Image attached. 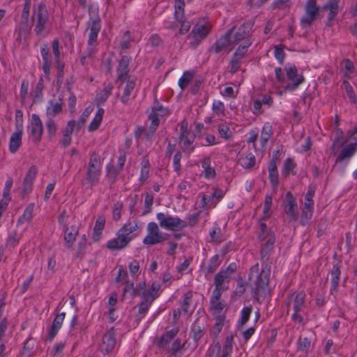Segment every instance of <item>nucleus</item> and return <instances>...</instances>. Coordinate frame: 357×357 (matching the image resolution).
Segmentation results:
<instances>
[{
    "label": "nucleus",
    "mask_w": 357,
    "mask_h": 357,
    "mask_svg": "<svg viewBox=\"0 0 357 357\" xmlns=\"http://www.w3.org/2000/svg\"><path fill=\"white\" fill-rule=\"evenodd\" d=\"M211 23L205 19H199L188 36L190 46L195 49L208 36L211 31Z\"/></svg>",
    "instance_id": "obj_1"
},
{
    "label": "nucleus",
    "mask_w": 357,
    "mask_h": 357,
    "mask_svg": "<svg viewBox=\"0 0 357 357\" xmlns=\"http://www.w3.org/2000/svg\"><path fill=\"white\" fill-rule=\"evenodd\" d=\"M259 264H256L252 266L250 268L249 274V282L251 285L252 280L255 279V287H252L255 294H259L261 291H265L268 285L270 270L263 268L259 275Z\"/></svg>",
    "instance_id": "obj_2"
},
{
    "label": "nucleus",
    "mask_w": 357,
    "mask_h": 357,
    "mask_svg": "<svg viewBox=\"0 0 357 357\" xmlns=\"http://www.w3.org/2000/svg\"><path fill=\"white\" fill-rule=\"evenodd\" d=\"M33 19L36 34L40 36L45 33L50 22V19L47 9L44 3H39L37 8L33 10Z\"/></svg>",
    "instance_id": "obj_3"
},
{
    "label": "nucleus",
    "mask_w": 357,
    "mask_h": 357,
    "mask_svg": "<svg viewBox=\"0 0 357 357\" xmlns=\"http://www.w3.org/2000/svg\"><path fill=\"white\" fill-rule=\"evenodd\" d=\"M156 219L160 227L172 231H178L186 227L187 222L178 216H172L168 213H158Z\"/></svg>",
    "instance_id": "obj_4"
},
{
    "label": "nucleus",
    "mask_w": 357,
    "mask_h": 357,
    "mask_svg": "<svg viewBox=\"0 0 357 357\" xmlns=\"http://www.w3.org/2000/svg\"><path fill=\"white\" fill-rule=\"evenodd\" d=\"M305 294L303 291L294 292L287 298V308L292 307L294 313L291 315L292 320L295 322L301 323L302 316L299 314L305 307Z\"/></svg>",
    "instance_id": "obj_5"
},
{
    "label": "nucleus",
    "mask_w": 357,
    "mask_h": 357,
    "mask_svg": "<svg viewBox=\"0 0 357 357\" xmlns=\"http://www.w3.org/2000/svg\"><path fill=\"white\" fill-rule=\"evenodd\" d=\"M146 231L147 234L142 241L143 243L146 245L159 244L167 240L168 236V234L160 231L159 225L155 222L148 223Z\"/></svg>",
    "instance_id": "obj_6"
},
{
    "label": "nucleus",
    "mask_w": 357,
    "mask_h": 357,
    "mask_svg": "<svg viewBox=\"0 0 357 357\" xmlns=\"http://www.w3.org/2000/svg\"><path fill=\"white\" fill-rule=\"evenodd\" d=\"M101 173V162L100 156L93 153L90 156L87 170L86 181L91 187L98 183Z\"/></svg>",
    "instance_id": "obj_7"
},
{
    "label": "nucleus",
    "mask_w": 357,
    "mask_h": 357,
    "mask_svg": "<svg viewBox=\"0 0 357 357\" xmlns=\"http://www.w3.org/2000/svg\"><path fill=\"white\" fill-rule=\"evenodd\" d=\"M285 71L289 83L284 85L283 91H278V94L280 96H282L286 91H295L305 80L303 76L301 74L298 73V70L295 66H287L285 67Z\"/></svg>",
    "instance_id": "obj_8"
},
{
    "label": "nucleus",
    "mask_w": 357,
    "mask_h": 357,
    "mask_svg": "<svg viewBox=\"0 0 357 357\" xmlns=\"http://www.w3.org/2000/svg\"><path fill=\"white\" fill-rule=\"evenodd\" d=\"M260 230L259 238L261 242H264L262 244L261 256L262 258H264L270 254L273 248L275 235L268 229L265 223H260Z\"/></svg>",
    "instance_id": "obj_9"
},
{
    "label": "nucleus",
    "mask_w": 357,
    "mask_h": 357,
    "mask_svg": "<svg viewBox=\"0 0 357 357\" xmlns=\"http://www.w3.org/2000/svg\"><path fill=\"white\" fill-rule=\"evenodd\" d=\"M27 130L33 143L38 144L40 142L43 133V127L42 121L38 114H33L31 115Z\"/></svg>",
    "instance_id": "obj_10"
},
{
    "label": "nucleus",
    "mask_w": 357,
    "mask_h": 357,
    "mask_svg": "<svg viewBox=\"0 0 357 357\" xmlns=\"http://www.w3.org/2000/svg\"><path fill=\"white\" fill-rule=\"evenodd\" d=\"M319 8L314 0H307L305 7V14L301 20L303 26H310L319 14Z\"/></svg>",
    "instance_id": "obj_11"
},
{
    "label": "nucleus",
    "mask_w": 357,
    "mask_h": 357,
    "mask_svg": "<svg viewBox=\"0 0 357 357\" xmlns=\"http://www.w3.org/2000/svg\"><path fill=\"white\" fill-rule=\"evenodd\" d=\"M142 222L137 220H129L119 230L130 242L138 236Z\"/></svg>",
    "instance_id": "obj_12"
},
{
    "label": "nucleus",
    "mask_w": 357,
    "mask_h": 357,
    "mask_svg": "<svg viewBox=\"0 0 357 357\" xmlns=\"http://www.w3.org/2000/svg\"><path fill=\"white\" fill-rule=\"evenodd\" d=\"M315 193L314 187L310 186L309 189L305 195L304 208L301 215V222L305 225L312 216L314 209V202L313 197Z\"/></svg>",
    "instance_id": "obj_13"
},
{
    "label": "nucleus",
    "mask_w": 357,
    "mask_h": 357,
    "mask_svg": "<svg viewBox=\"0 0 357 357\" xmlns=\"http://www.w3.org/2000/svg\"><path fill=\"white\" fill-rule=\"evenodd\" d=\"M116 345V337L114 328L108 330L102 337L99 343V349L102 354L112 351Z\"/></svg>",
    "instance_id": "obj_14"
},
{
    "label": "nucleus",
    "mask_w": 357,
    "mask_h": 357,
    "mask_svg": "<svg viewBox=\"0 0 357 357\" xmlns=\"http://www.w3.org/2000/svg\"><path fill=\"white\" fill-rule=\"evenodd\" d=\"M285 213L293 221L297 220L298 218V206L296 199L290 192H287L283 203Z\"/></svg>",
    "instance_id": "obj_15"
},
{
    "label": "nucleus",
    "mask_w": 357,
    "mask_h": 357,
    "mask_svg": "<svg viewBox=\"0 0 357 357\" xmlns=\"http://www.w3.org/2000/svg\"><path fill=\"white\" fill-rule=\"evenodd\" d=\"M167 114V110L165 108H163L162 106L152 109L149 116V119L151 121V124L150 126V133L146 135V139H149L155 132L160 122V117L164 116Z\"/></svg>",
    "instance_id": "obj_16"
},
{
    "label": "nucleus",
    "mask_w": 357,
    "mask_h": 357,
    "mask_svg": "<svg viewBox=\"0 0 357 357\" xmlns=\"http://www.w3.org/2000/svg\"><path fill=\"white\" fill-rule=\"evenodd\" d=\"M135 87V79L128 77L126 86L123 88L122 94L120 96L121 101L124 105L128 104L135 97L134 91Z\"/></svg>",
    "instance_id": "obj_17"
},
{
    "label": "nucleus",
    "mask_w": 357,
    "mask_h": 357,
    "mask_svg": "<svg viewBox=\"0 0 357 357\" xmlns=\"http://www.w3.org/2000/svg\"><path fill=\"white\" fill-rule=\"evenodd\" d=\"M129 243L130 241L118 231L116 237L108 241L106 246L110 250H120L125 248Z\"/></svg>",
    "instance_id": "obj_18"
},
{
    "label": "nucleus",
    "mask_w": 357,
    "mask_h": 357,
    "mask_svg": "<svg viewBox=\"0 0 357 357\" xmlns=\"http://www.w3.org/2000/svg\"><path fill=\"white\" fill-rule=\"evenodd\" d=\"M130 61V58H129L127 56H121L118 68L116 71V75H117V82H124L127 80L128 78V74L129 72V63Z\"/></svg>",
    "instance_id": "obj_19"
},
{
    "label": "nucleus",
    "mask_w": 357,
    "mask_h": 357,
    "mask_svg": "<svg viewBox=\"0 0 357 357\" xmlns=\"http://www.w3.org/2000/svg\"><path fill=\"white\" fill-rule=\"evenodd\" d=\"M31 4V0H25L24 8L21 14L20 26L22 29V31L24 33L29 32L31 26L29 23Z\"/></svg>",
    "instance_id": "obj_20"
},
{
    "label": "nucleus",
    "mask_w": 357,
    "mask_h": 357,
    "mask_svg": "<svg viewBox=\"0 0 357 357\" xmlns=\"http://www.w3.org/2000/svg\"><path fill=\"white\" fill-rule=\"evenodd\" d=\"M186 343L185 340H182L180 338H176L173 340L167 351L173 357H181L183 351L186 350Z\"/></svg>",
    "instance_id": "obj_21"
},
{
    "label": "nucleus",
    "mask_w": 357,
    "mask_h": 357,
    "mask_svg": "<svg viewBox=\"0 0 357 357\" xmlns=\"http://www.w3.org/2000/svg\"><path fill=\"white\" fill-rule=\"evenodd\" d=\"M178 333L177 328H174L165 332L158 340V347L160 349L167 350L169 349L170 342L174 340Z\"/></svg>",
    "instance_id": "obj_22"
},
{
    "label": "nucleus",
    "mask_w": 357,
    "mask_h": 357,
    "mask_svg": "<svg viewBox=\"0 0 357 357\" xmlns=\"http://www.w3.org/2000/svg\"><path fill=\"white\" fill-rule=\"evenodd\" d=\"M233 48L230 40V33H227L224 36H221L213 45L212 49L216 54H218L221 51L229 49V50Z\"/></svg>",
    "instance_id": "obj_23"
},
{
    "label": "nucleus",
    "mask_w": 357,
    "mask_h": 357,
    "mask_svg": "<svg viewBox=\"0 0 357 357\" xmlns=\"http://www.w3.org/2000/svg\"><path fill=\"white\" fill-rule=\"evenodd\" d=\"M202 167L203 169L202 175L206 179H214L216 176V172L215 168L211 165V159L210 157H204L200 161Z\"/></svg>",
    "instance_id": "obj_24"
},
{
    "label": "nucleus",
    "mask_w": 357,
    "mask_h": 357,
    "mask_svg": "<svg viewBox=\"0 0 357 357\" xmlns=\"http://www.w3.org/2000/svg\"><path fill=\"white\" fill-rule=\"evenodd\" d=\"M41 56L43 59L42 69L46 78H49L52 67L51 55L49 52L47 45L40 49Z\"/></svg>",
    "instance_id": "obj_25"
},
{
    "label": "nucleus",
    "mask_w": 357,
    "mask_h": 357,
    "mask_svg": "<svg viewBox=\"0 0 357 357\" xmlns=\"http://www.w3.org/2000/svg\"><path fill=\"white\" fill-rule=\"evenodd\" d=\"M65 245L70 248L73 246L79 232V229L76 225H72L70 227H63Z\"/></svg>",
    "instance_id": "obj_26"
},
{
    "label": "nucleus",
    "mask_w": 357,
    "mask_h": 357,
    "mask_svg": "<svg viewBox=\"0 0 357 357\" xmlns=\"http://www.w3.org/2000/svg\"><path fill=\"white\" fill-rule=\"evenodd\" d=\"M34 209L35 204H29L24 210L22 214L18 218L17 220V225L20 226L26 223H29L34 216Z\"/></svg>",
    "instance_id": "obj_27"
},
{
    "label": "nucleus",
    "mask_w": 357,
    "mask_h": 357,
    "mask_svg": "<svg viewBox=\"0 0 357 357\" xmlns=\"http://www.w3.org/2000/svg\"><path fill=\"white\" fill-rule=\"evenodd\" d=\"M38 169L36 166H31L27 171L23 182V190L29 192L31 190L33 181L36 178Z\"/></svg>",
    "instance_id": "obj_28"
},
{
    "label": "nucleus",
    "mask_w": 357,
    "mask_h": 357,
    "mask_svg": "<svg viewBox=\"0 0 357 357\" xmlns=\"http://www.w3.org/2000/svg\"><path fill=\"white\" fill-rule=\"evenodd\" d=\"M63 101L61 99L58 100H50L46 109V115L47 119H53V117L62 111Z\"/></svg>",
    "instance_id": "obj_29"
},
{
    "label": "nucleus",
    "mask_w": 357,
    "mask_h": 357,
    "mask_svg": "<svg viewBox=\"0 0 357 357\" xmlns=\"http://www.w3.org/2000/svg\"><path fill=\"white\" fill-rule=\"evenodd\" d=\"M92 14H93L94 17H90V19L88 22V29L91 33H99L101 29V24L100 18L96 16V8H94L93 10L91 8H89V15H91Z\"/></svg>",
    "instance_id": "obj_30"
},
{
    "label": "nucleus",
    "mask_w": 357,
    "mask_h": 357,
    "mask_svg": "<svg viewBox=\"0 0 357 357\" xmlns=\"http://www.w3.org/2000/svg\"><path fill=\"white\" fill-rule=\"evenodd\" d=\"M22 129L16 130L14 132L10 138L9 142V151L12 153H15L22 144Z\"/></svg>",
    "instance_id": "obj_31"
},
{
    "label": "nucleus",
    "mask_w": 357,
    "mask_h": 357,
    "mask_svg": "<svg viewBox=\"0 0 357 357\" xmlns=\"http://www.w3.org/2000/svg\"><path fill=\"white\" fill-rule=\"evenodd\" d=\"M253 23L251 21L244 22L234 35L235 43L245 40L250 31L252 29Z\"/></svg>",
    "instance_id": "obj_32"
},
{
    "label": "nucleus",
    "mask_w": 357,
    "mask_h": 357,
    "mask_svg": "<svg viewBox=\"0 0 357 357\" xmlns=\"http://www.w3.org/2000/svg\"><path fill=\"white\" fill-rule=\"evenodd\" d=\"M340 74L347 79L352 78L355 74V67L351 61L349 59H344L340 68Z\"/></svg>",
    "instance_id": "obj_33"
},
{
    "label": "nucleus",
    "mask_w": 357,
    "mask_h": 357,
    "mask_svg": "<svg viewBox=\"0 0 357 357\" xmlns=\"http://www.w3.org/2000/svg\"><path fill=\"white\" fill-rule=\"evenodd\" d=\"M66 314L64 312H61L56 316L54 318L52 325L49 331L50 340L52 341L55 335L59 332L61 328L63 320L65 319Z\"/></svg>",
    "instance_id": "obj_34"
},
{
    "label": "nucleus",
    "mask_w": 357,
    "mask_h": 357,
    "mask_svg": "<svg viewBox=\"0 0 357 357\" xmlns=\"http://www.w3.org/2000/svg\"><path fill=\"white\" fill-rule=\"evenodd\" d=\"M255 156L251 152L241 154L238 158L239 165L244 169H251L255 165Z\"/></svg>",
    "instance_id": "obj_35"
},
{
    "label": "nucleus",
    "mask_w": 357,
    "mask_h": 357,
    "mask_svg": "<svg viewBox=\"0 0 357 357\" xmlns=\"http://www.w3.org/2000/svg\"><path fill=\"white\" fill-rule=\"evenodd\" d=\"M105 225V218L104 216H99L96 220L92 235V238L94 241H98L100 240Z\"/></svg>",
    "instance_id": "obj_36"
},
{
    "label": "nucleus",
    "mask_w": 357,
    "mask_h": 357,
    "mask_svg": "<svg viewBox=\"0 0 357 357\" xmlns=\"http://www.w3.org/2000/svg\"><path fill=\"white\" fill-rule=\"evenodd\" d=\"M104 112H105L104 109L102 108H100L98 109L93 120L91 121V122L90 123V124L88 127V130L89 132L95 131L99 128V126L102 121Z\"/></svg>",
    "instance_id": "obj_37"
},
{
    "label": "nucleus",
    "mask_w": 357,
    "mask_h": 357,
    "mask_svg": "<svg viewBox=\"0 0 357 357\" xmlns=\"http://www.w3.org/2000/svg\"><path fill=\"white\" fill-rule=\"evenodd\" d=\"M340 274L341 272L339 266L337 265H334L331 270V291H337Z\"/></svg>",
    "instance_id": "obj_38"
},
{
    "label": "nucleus",
    "mask_w": 357,
    "mask_h": 357,
    "mask_svg": "<svg viewBox=\"0 0 357 357\" xmlns=\"http://www.w3.org/2000/svg\"><path fill=\"white\" fill-rule=\"evenodd\" d=\"M179 139L183 144V151L191 153L194 150L192 143L195 140V136L192 134L179 135Z\"/></svg>",
    "instance_id": "obj_39"
},
{
    "label": "nucleus",
    "mask_w": 357,
    "mask_h": 357,
    "mask_svg": "<svg viewBox=\"0 0 357 357\" xmlns=\"http://www.w3.org/2000/svg\"><path fill=\"white\" fill-rule=\"evenodd\" d=\"M268 170L271 183L273 185H277L278 183V172L275 160H272L270 161L268 166Z\"/></svg>",
    "instance_id": "obj_40"
},
{
    "label": "nucleus",
    "mask_w": 357,
    "mask_h": 357,
    "mask_svg": "<svg viewBox=\"0 0 357 357\" xmlns=\"http://www.w3.org/2000/svg\"><path fill=\"white\" fill-rule=\"evenodd\" d=\"M340 0H329L324 8L329 10L328 20H333L338 13V3Z\"/></svg>",
    "instance_id": "obj_41"
},
{
    "label": "nucleus",
    "mask_w": 357,
    "mask_h": 357,
    "mask_svg": "<svg viewBox=\"0 0 357 357\" xmlns=\"http://www.w3.org/2000/svg\"><path fill=\"white\" fill-rule=\"evenodd\" d=\"M98 33H89V38L87 41L88 50L87 56H91L96 52V47L97 45V38Z\"/></svg>",
    "instance_id": "obj_42"
},
{
    "label": "nucleus",
    "mask_w": 357,
    "mask_h": 357,
    "mask_svg": "<svg viewBox=\"0 0 357 357\" xmlns=\"http://www.w3.org/2000/svg\"><path fill=\"white\" fill-rule=\"evenodd\" d=\"M114 89L112 84H107L100 93L96 96V101L98 104L103 103L107 100L111 95Z\"/></svg>",
    "instance_id": "obj_43"
},
{
    "label": "nucleus",
    "mask_w": 357,
    "mask_h": 357,
    "mask_svg": "<svg viewBox=\"0 0 357 357\" xmlns=\"http://www.w3.org/2000/svg\"><path fill=\"white\" fill-rule=\"evenodd\" d=\"M357 144H351L344 148L339 154L337 161L343 160L347 158H350L356 151Z\"/></svg>",
    "instance_id": "obj_44"
},
{
    "label": "nucleus",
    "mask_w": 357,
    "mask_h": 357,
    "mask_svg": "<svg viewBox=\"0 0 357 357\" xmlns=\"http://www.w3.org/2000/svg\"><path fill=\"white\" fill-rule=\"evenodd\" d=\"M342 86L344 89V91L349 98V100L352 103H357V96L356 95L353 87L348 82V80L344 79L342 82Z\"/></svg>",
    "instance_id": "obj_45"
},
{
    "label": "nucleus",
    "mask_w": 357,
    "mask_h": 357,
    "mask_svg": "<svg viewBox=\"0 0 357 357\" xmlns=\"http://www.w3.org/2000/svg\"><path fill=\"white\" fill-rule=\"evenodd\" d=\"M154 296H145L144 299L139 306V314L144 315L149 310L152 302L154 301Z\"/></svg>",
    "instance_id": "obj_46"
},
{
    "label": "nucleus",
    "mask_w": 357,
    "mask_h": 357,
    "mask_svg": "<svg viewBox=\"0 0 357 357\" xmlns=\"http://www.w3.org/2000/svg\"><path fill=\"white\" fill-rule=\"evenodd\" d=\"M230 278L227 271L222 270L215 275L214 284L215 286L226 287L224 283L229 282Z\"/></svg>",
    "instance_id": "obj_47"
},
{
    "label": "nucleus",
    "mask_w": 357,
    "mask_h": 357,
    "mask_svg": "<svg viewBox=\"0 0 357 357\" xmlns=\"http://www.w3.org/2000/svg\"><path fill=\"white\" fill-rule=\"evenodd\" d=\"M218 130L220 136L225 139H229L232 137L233 132L227 123H220L218 126Z\"/></svg>",
    "instance_id": "obj_48"
},
{
    "label": "nucleus",
    "mask_w": 357,
    "mask_h": 357,
    "mask_svg": "<svg viewBox=\"0 0 357 357\" xmlns=\"http://www.w3.org/2000/svg\"><path fill=\"white\" fill-rule=\"evenodd\" d=\"M212 111L214 116L219 117L225 116V107L220 100H214L212 105Z\"/></svg>",
    "instance_id": "obj_49"
},
{
    "label": "nucleus",
    "mask_w": 357,
    "mask_h": 357,
    "mask_svg": "<svg viewBox=\"0 0 357 357\" xmlns=\"http://www.w3.org/2000/svg\"><path fill=\"white\" fill-rule=\"evenodd\" d=\"M251 43L252 42L249 39L245 40L236 50L233 56L241 59L245 56L248 48L250 46Z\"/></svg>",
    "instance_id": "obj_50"
},
{
    "label": "nucleus",
    "mask_w": 357,
    "mask_h": 357,
    "mask_svg": "<svg viewBox=\"0 0 357 357\" xmlns=\"http://www.w3.org/2000/svg\"><path fill=\"white\" fill-rule=\"evenodd\" d=\"M224 324L225 317L218 315L217 317L215 318V324L211 331V335L216 337L222 331Z\"/></svg>",
    "instance_id": "obj_51"
},
{
    "label": "nucleus",
    "mask_w": 357,
    "mask_h": 357,
    "mask_svg": "<svg viewBox=\"0 0 357 357\" xmlns=\"http://www.w3.org/2000/svg\"><path fill=\"white\" fill-rule=\"evenodd\" d=\"M204 334V327L202 326H199L195 323L191 328V336L192 339L197 342L199 341L202 337Z\"/></svg>",
    "instance_id": "obj_52"
},
{
    "label": "nucleus",
    "mask_w": 357,
    "mask_h": 357,
    "mask_svg": "<svg viewBox=\"0 0 357 357\" xmlns=\"http://www.w3.org/2000/svg\"><path fill=\"white\" fill-rule=\"evenodd\" d=\"M46 128L47 135L50 139H52L56 135L57 126L54 119H47L46 121Z\"/></svg>",
    "instance_id": "obj_53"
},
{
    "label": "nucleus",
    "mask_w": 357,
    "mask_h": 357,
    "mask_svg": "<svg viewBox=\"0 0 357 357\" xmlns=\"http://www.w3.org/2000/svg\"><path fill=\"white\" fill-rule=\"evenodd\" d=\"M252 307L251 306L244 307L241 312V319L238 322L239 326H244L250 319Z\"/></svg>",
    "instance_id": "obj_54"
},
{
    "label": "nucleus",
    "mask_w": 357,
    "mask_h": 357,
    "mask_svg": "<svg viewBox=\"0 0 357 357\" xmlns=\"http://www.w3.org/2000/svg\"><path fill=\"white\" fill-rule=\"evenodd\" d=\"M180 24L179 33L185 34L190 30L192 23L187 20L184 15H181V19H175Z\"/></svg>",
    "instance_id": "obj_55"
},
{
    "label": "nucleus",
    "mask_w": 357,
    "mask_h": 357,
    "mask_svg": "<svg viewBox=\"0 0 357 357\" xmlns=\"http://www.w3.org/2000/svg\"><path fill=\"white\" fill-rule=\"evenodd\" d=\"M192 298V291H188L185 293L183 298L182 304L181 306V310L183 313L187 314L190 311V306L191 305Z\"/></svg>",
    "instance_id": "obj_56"
},
{
    "label": "nucleus",
    "mask_w": 357,
    "mask_h": 357,
    "mask_svg": "<svg viewBox=\"0 0 357 357\" xmlns=\"http://www.w3.org/2000/svg\"><path fill=\"white\" fill-rule=\"evenodd\" d=\"M272 135V129L271 126L268 124H266L264 126L261 136H260V141L262 146H264L267 142L269 140L270 137Z\"/></svg>",
    "instance_id": "obj_57"
},
{
    "label": "nucleus",
    "mask_w": 357,
    "mask_h": 357,
    "mask_svg": "<svg viewBox=\"0 0 357 357\" xmlns=\"http://www.w3.org/2000/svg\"><path fill=\"white\" fill-rule=\"evenodd\" d=\"M193 77L192 73L190 71H185L178 80V86L181 89H184L186 88Z\"/></svg>",
    "instance_id": "obj_58"
},
{
    "label": "nucleus",
    "mask_w": 357,
    "mask_h": 357,
    "mask_svg": "<svg viewBox=\"0 0 357 357\" xmlns=\"http://www.w3.org/2000/svg\"><path fill=\"white\" fill-rule=\"evenodd\" d=\"M234 344V336L232 335L227 336L225 344L222 348V354H225V356H230V354L233 349Z\"/></svg>",
    "instance_id": "obj_59"
},
{
    "label": "nucleus",
    "mask_w": 357,
    "mask_h": 357,
    "mask_svg": "<svg viewBox=\"0 0 357 357\" xmlns=\"http://www.w3.org/2000/svg\"><path fill=\"white\" fill-rule=\"evenodd\" d=\"M210 305L213 314H220L226 307L225 303L220 300L210 301Z\"/></svg>",
    "instance_id": "obj_60"
},
{
    "label": "nucleus",
    "mask_w": 357,
    "mask_h": 357,
    "mask_svg": "<svg viewBox=\"0 0 357 357\" xmlns=\"http://www.w3.org/2000/svg\"><path fill=\"white\" fill-rule=\"evenodd\" d=\"M184 0H175V11L174 17L175 19H181V15H184Z\"/></svg>",
    "instance_id": "obj_61"
},
{
    "label": "nucleus",
    "mask_w": 357,
    "mask_h": 357,
    "mask_svg": "<svg viewBox=\"0 0 357 357\" xmlns=\"http://www.w3.org/2000/svg\"><path fill=\"white\" fill-rule=\"evenodd\" d=\"M296 168V164L294 161L288 158L284 162L283 172L285 175H289V174H295L294 169Z\"/></svg>",
    "instance_id": "obj_62"
},
{
    "label": "nucleus",
    "mask_w": 357,
    "mask_h": 357,
    "mask_svg": "<svg viewBox=\"0 0 357 357\" xmlns=\"http://www.w3.org/2000/svg\"><path fill=\"white\" fill-rule=\"evenodd\" d=\"M65 344L62 342L56 343L50 351V355L52 357H61Z\"/></svg>",
    "instance_id": "obj_63"
},
{
    "label": "nucleus",
    "mask_w": 357,
    "mask_h": 357,
    "mask_svg": "<svg viewBox=\"0 0 357 357\" xmlns=\"http://www.w3.org/2000/svg\"><path fill=\"white\" fill-rule=\"evenodd\" d=\"M247 283L244 282L241 278H239L237 281V286L234 291V294L236 296H241L246 291Z\"/></svg>",
    "instance_id": "obj_64"
}]
</instances>
